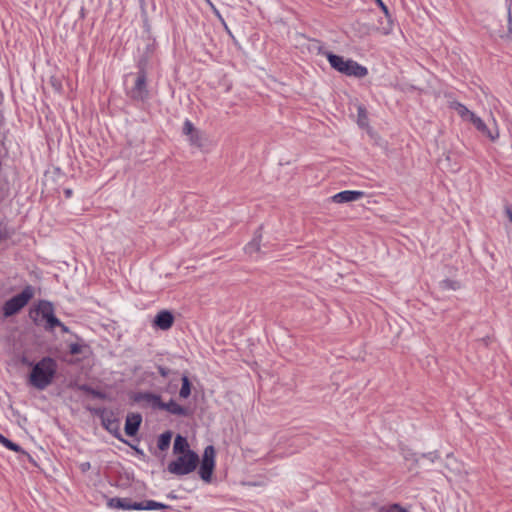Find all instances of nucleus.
Wrapping results in <instances>:
<instances>
[{
    "mask_svg": "<svg viewBox=\"0 0 512 512\" xmlns=\"http://www.w3.org/2000/svg\"><path fill=\"white\" fill-rule=\"evenodd\" d=\"M506 215L509 218L510 222L512 223V207L508 206L505 209Z\"/></svg>",
    "mask_w": 512,
    "mask_h": 512,
    "instance_id": "35",
    "label": "nucleus"
},
{
    "mask_svg": "<svg viewBox=\"0 0 512 512\" xmlns=\"http://www.w3.org/2000/svg\"><path fill=\"white\" fill-rule=\"evenodd\" d=\"M70 353L73 354V355H76V354H79L82 352V347L81 345L77 344V343H73L70 345Z\"/></svg>",
    "mask_w": 512,
    "mask_h": 512,
    "instance_id": "29",
    "label": "nucleus"
},
{
    "mask_svg": "<svg viewBox=\"0 0 512 512\" xmlns=\"http://www.w3.org/2000/svg\"><path fill=\"white\" fill-rule=\"evenodd\" d=\"M56 370V361L50 357H44L32 367L29 383L38 390H44L52 383Z\"/></svg>",
    "mask_w": 512,
    "mask_h": 512,
    "instance_id": "2",
    "label": "nucleus"
},
{
    "mask_svg": "<svg viewBox=\"0 0 512 512\" xmlns=\"http://www.w3.org/2000/svg\"><path fill=\"white\" fill-rule=\"evenodd\" d=\"M158 371H159L160 375L163 376V377H167L168 374L170 373L169 369H167L165 367H162V366L158 367Z\"/></svg>",
    "mask_w": 512,
    "mask_h": 512,
    "instance_id": "32",
    "label": "nucleus"
},
{
    "mask_svg": "<svg viewBox=\"0 0 512 512\" xmlns=\"http://www.w3.org/2000/svg\"><path fill=\"white\" fill-rule=\"evenodd\" d=\"M363 197L364 192L362 191L346 190L332 196V201L335 203H348L357 201Z\"/></svg>",
    "mask_w": 512,
    "mask_h": 512,
    "instance_id": "8",
    "label": "nucleus"
},
{
    "mask_svg": "<svg viewBox=\"0 0 512 512\" xmlns=\"http://www.w3.org/2000/svg\"><path fill=\"white\" fill-rule=\"evenodd\" d=\"M439 458V454L437 452H429L427 454H423L421 458H418L416 461L421 465L422 459H427L431 463H434Z\"/></svg>",
    "mask_w": 512,
    "mask_h": 512,
    "instance_id": "26",
    "label": "nucleus"
},
{
    "mask_svg": "<svg viewBox=\"0 0 512 512\" xmlns=\"http://www.w3.org/2000/svg\"><path fill=\"white\" fill-rule=\"evenodd\" d=\"M161 410H166L167 412L178 415V416H185L187 415V409L179 405L177 402L171 400L168 403L163 402V406L161 407Z\"/></svg>",
    "mask_w": 512,
    "mask_h": 512,
    "instance_id": "14",
    "label": "nucleus"
},
{
    "mask_svg": "<svg viewBox=\"0 0 512 512\" xmlns=\"http://www.w3.org/2000/svg\"><path fill=\"white\" fill-rule=\"evenodd\" d=\"M191 394V384L187 376L182 377V386L179 392L181 398H188Z\"/></svg>",
    "mask_w": 512,
    "mask_h": 512,
    "instance_id": "21",
    "label": "nucleus"
},
{
    "mask_svg": "<svg viewBox=\"0 0 512 512\" xmlns=\"http://www.w3.org/2000/svg\"><path fill=\"white\" fill-rule=\"evenodd\" d=\"M358 115H357V123L362 128L368 127V116L365 108L362 105H359L357 108Z\"/></svg>",
    "mask_w": 512,
    "mask_h": 512,
    "instance_id": "19",
    "label": "nucleus"
},
{
    "mask_svg": "<svg viewBox=\"0 0 512 512\" xmlns=\"http://www.w3.org/2000/svg\"><path fill=\"white\" fill-rule=\"evenodd\" d=\"M34 289L31 286H27L24 290L9 299L3 307V313L6 317L12 316L19 312L33 297Z\"/></svg>",
    "mask_w": 512,
    "mask_h": 512,
    "instance_id": "5",
    "label": "nucleus"
},
{
    "mask_svg": "<svg viewBox=\"0 0 512 512\" xmlns=\"http://www.w3.org/2000/svg\"><path fill=\"white\" fill-rule=\"evenodd\" d=\"M196 130L191 121L186 120L183 124V133L188 137Z\"/></svg>",
    "mask_w": 512,
    "mask_h": 512,
    "instance_id": "27",
    "label": "nucleus"
},
{
    "mask_svg": "<svg viewBox=\"0 0 512 512\" xmlns=\"http://www.w3.org/2000/svg\"><path fill=\"white\" fill-rule=\"evenodd\" d=\"M205 1L208 3L209 6H210V3H212L210 0H205Z\"/></svg>",
    "mask_w": 512,
    "mask_h": 512,
    "instance_id": "40",
    "label": "nucleus"
},
{
    "mask_svg": "<svg viewBox=\"0 0 512 512\" xmlns=\"http://www.w3.org/2000/svg\"><path fill=\"white\" fill-rule=\"evenodd\" d=\"M199 463V457L194 451L178 454L177 458L168 464L171 474L182 476L193 472Z\"/></svg>",
    "mask_w": 512,
    "mask_h": 512,
    "instance_id": "4",
    "label": "nucleus"
},
{
    "mask_svg": "<svg viewBox=\"0 0 512 512\" xmlns=\"http://www.w3.org/2000/svg\"><path fill=\"white\" fill-rule=\"evenodd\" d=\"M205 1L208 3L209 6H210V3H212L210 0H205Z\"/></svg>",
    "mask_w": 512,
    "mask_h": 512,
    "instance_id": "39",
    "label": "nucleus"
},
{
    "mask_svg": "<svg viewBox=\"0 0 512 512\" xmlns=\"http://www.w3.org/2000/svg\"><path fill=\"white\" fill-rule=\"evenodd\" d=\"M136 400L138 402L144 403L145 405L153 409H161V407L163 406V401L161 400V397L153 393H140L136 397Z\"/></svg>",
    "mask_w": 512,
    "mask_h": 512,
    "instance_id": "11",
    "label": "nucleus"
},
{
    "mask_svg": "<svg viewBox=\"0 0 512 512\" xmlns=\"http://www.w3.org/2000/svg\"><path fill=\"white\" fill-rule=\"evenodd\" d=\"M0 444L5 446L9 450H12V451H15V452H20L21 451V447L19 445L13 443L12 441H10L9 439H7L6 437H4L1 434H0Z\"/></svg>",
    "mask_w": 512,
    "mask_h": 512,
    "instance_id": "25",
    "label": "nucleus"
},
{
    "mask_svg": "<svg viewBox=\"0 0 512 512\" xmlns=\"http://www.w3.org/2000/svg\"><path fill=\"white\" fill-rule=\"evenodd\" d=\"M186 451H191L189 449L188 441L185 437H182L181 435H177L174 440L173 445V453L175 455L186 453Z\"/></svg>",
    "mask_w": 512,
    "mask_h": 512,
    "instance_id": "16",
    "label": "nucleus"
},
{
    "mask_svg": "<svg viewBox=\"0 0 512 512\" xmlns=\"http://www.w3.org/2000/svg\"><path fill=\"white\" fill-rule=\"evenodd\" d=\"M318 49L319 53L323 54L327 58L331 67L338 72L357 78H363L368 74L367 68L358 64L356 61L344 59L342 56L322 50L321 47H318Z\"/></svg>",
    "mask_w": 512,
    "mask_h": 512,
    "instance_id": "3",
    "label": "nucleus"
},
{
    "mask_svg": "<svg viewBox=\"0 0 512 512\" xmlns=\"http://www.w3.org/2000/svg\"><path fill=\"white\" fill-rule=\"evenodd\" d=\"M172 434L171 432H165L160 435L158 439V448L160 450H166L171 442Z\"/></svg>",
    "mask_w": 512,
    "mask_h": 512,
    "instance_id": "22",
    "label": "nucleus"
},
{
    "mask_svg": "<svg viewBox=\"0 0 512 512\" xmlns=\"http://www.w3.org/2000/svg\"><path fill=\"white\" fill-rule=\"evenodd\" d=\"M153 323L161 330H168L174 323V317L171 312L163 310L155 316Z\"/></svg>",
    "mask_w": 512,
    "mask_h": 512,
    "instance_id": "10",
    "label": "nucleus"
},
{
    "mask_svg": "<svg viewBox=\"0 0 512 512\" xmlns=\"http://www.w3.org/2000/svg\"><path fill=\"white\" fill-rule=\"evenodd\" d=\"M389 32H390V28H389V29H387L384 33H385V34H388Z\"/></svg>",
    "mask_w": 512,
    "mask_h": 512,
    "instance_id": "38",
    "label": "nucleus"
},
{
    "mask_svg": "<svg viewBox=\"0 0 512 512\" xmlns=\"http://www.w3.org/2000/svg\"><path fill=\"white\" fill-rule=\"evenodd\" d=\"M147 77L144 71H140L136 78H135V84L130 90L131 97L138 100H143L148 95L147 90Z\"/></svg>",
    "mask_w": 512,
    "mask_h": 512,
    "instance_id": "7",
    "label": "nucleus"
},
{
    "mask_svg": "<svg viewBox=\"0 0 512 512\" xmlns=\"http://www.w3.org/2000/svg\"><path fill=\"white\" fill-rule=\"evenodd\" d=\"M109 506L115 507V508H121L124 510H141L142 509L140 502H132L131 500H128V499H116V498L111 499L109 501Z\"/></svg>",
    "mask_w": 512,
    "mask_h": 512,
    "instance_id": "12",
    "label": "nucleus"
},
{
    "mask_svg": "<svg viewBox=\"0 0 512 512\" xmlns=\"http://www.w3.org/2000/svg\"><path fill=\"white\" fill-rule=\"evenodd\" d=\"M260 237L253 238L246 246L245 252L250 256L258 253L260 251Z\"/></svg>",
    "mask_w": 512,
    "mask_h": 512,
    "instance_id": "17",
    "label": "nucleus"
},
{
    "mask_svg": "<svg viewBox=\"0 0 512 512\" xmlns=\"http://www.w3.org/2000/svg\"><path fill=\"white\" fill-rule=\"evenodd\" d=\"M140 503H141V507H142L141 510H157V509H167L168 508L167 505L160 503V502L153 501V500H147V501H143Z\"/></svg>",
    "mask_w": 512,
    "mask_h": 512,
    "instance_id": "18",
    "label": "nucleus"
},
{
    "mask_svg": "<svg viewBox=\"0 0 512 512\" xmlns=\"http://www.w3.org/2000/svg\"><path fill=\"white\" fill-rule=\"evenodd\" d=\"M46 320L50 328H53L55 326H62V322L58 318H56L54 314L50 315V317H48Z\"/></svg>",
    "mask_w": 512,
    "mask_h": 512,
    "instance_id": "28",
    "label": "nucleus"
},
{
    "mask_svg": "<svg viewBox=\"0 0 512 512\" xmlns=\"http://www.w3.org/2000/svg\"><path fill=\"white\" fill-rule=\"evenodd\" d=\"M203 140V134L197 129L189 136L190 143L198 147L202 146Z\"/></svg>",
    "mask_w": 512,
    "mask_h": 512,
    "instance_id": "24",
    "label": "nucleus"
},
{
    "mask_svg": "<svg viewBox=\"0 0 512 512\" xmlns=\"http://www.w3.org/2000/svg\"><path fill=\"white\" fill-rule=\"evenodd\" d=\"M215 449L209 445L205 448L200 464L199 475L205 482H210L215 468Z\"/></svg>",
    "mask_w": 512,
    "mask_h": 512,
    "instance_id": "6",
    "label": "nucleus"
},
{
    "mask_svg": "<svg viewBox=\"0 0 512 512\" xmlns=\"http://www.w3.org/2000/svg\"><path fill=\"white\" fill-rule=\"evenodd\" d=\"M388 512H408V511L405 508L401 507L400 505L394 504L389 508Z\"/></svg>",
    "mask_w": 512,
    "mask_h": 512,
    "instance_id": "31",
    "label": "nucleus"
},
{
    "mask_svg": "<svg viewBox=\"0 0 512 512\" xmlns=\"http://www.w3.org/2000/svg\"><path fill=\"white\" fill-rule=\"evenodd\" d=\"M445 467L455 475L466 474L462 463L455 459L452 455H448L445 461Z\"/></svg>",
    "mask_w": 512,
    "mask_h": 512,
    "instance_id": "13",
    "label": "nucleus"
},
{
    "mask_svg": "<svg viewBox=\"0 0 512 512\" xmlns=\"http://www.w3.org/2000/svg\"><path fill=\"white\" fill-rule=\"evenodd\" d=\"M440 287L443 290H458L461 285L460 282L451 279H445L440 282Z\"/></svg>",
    "mask_w": 512,
    "mask_h": 512,
    "instance_id": "23",
    "label": "nucleus"
},
{
    "mask_svg": "<svg viewBox=\"0 0 512 512\" xmlns=\"http://www.w3.org/2000/svg\"><path fill=\"white\" fill-rule=\"evenodd\" d=\"M375 2L381 8V10L385 14V16L387 18H390L389 10H388L387 6L383 3V1L382 0H375Z\"/></svg>",
    "mask_w": 512,
    "mask_h": 512,
    "instance_id": "30",
    "label": "nucleus"
},
{
    "mask_svg": "<svg viewBox=\"0 0 512 512\" xmlns=\"http://www.w3.org/2000/svg\"><path fill=\"white\" fill-rule=\"evenodd\" d=\"M66 194L69 196L71 194V191L70 190H67L66 191Z\"/></svg>",
    "mask_w": 512,
    "mask_h": 512,
    "instance_id": "37",
    "label": "nucleus"
},
{
    "mask_svg": "<svg viewBox=\"0 0 512 512\" xmlns=\"http://www.w3.org/2000/svg\"><path fill=\"white\" fill-rule=\"evenodd\" d=\"M142 422V417L139 413H130L126 417L125 433L128 436H135L139 430Z\"/></svg>",
    "mask_w": 512,
    "mask_h": 512,
    "instance_id": "9",
    "label": "nucleus"
},
{
    "mask_svg": "<svg viewBox=\"0 0 512 512\" xmlns=\"http://www.w3.org/2000/svg\"><path fill=\"white\" fill-rule=\"evenodd\" d=\"M210 7H211V9L213 10L214 14H215V15H216V16H217L221 21H223V18H222V16H221L220 12L217 10V8L214 6V4H213V3H210Z\"/></svg>",
    "mask_w": 512,
    "mask_h": 512,
    "instance_id": "34",
    "label": "nucleus"
},
{
    "mask_svg": "<svg viewBox=\"0 0 512 512\" xmlns=\"http://www.w3.org/2000/svg\"><path fill=\"white\" fill-rule=\"evenodd\" d=\"M38 312L47 319L50 315H53V306L51 303L42 301L38 305Z\"/></svg>",
    "mask_w": 512,
    "mask_h": 512,
    "instance_id": "20",
    "label": "nucleus"
},
{
    "mask_svg": "<svg viewBox=\"0 0 512 512\" xmlns=\"http://www.w3.org/2000/svg\"><path fill=\"white\" fill-rule=\"evenodd\" d=\"M103 425L110 433H112L115 437H117L118 439L123 441V439L121 438V435H120L119 421L112 419V418L104 417Z\"/></svg>",
    "mask_w": 512,
    "mask_h": 512,
    "instance_id": "15",
    "label": "nucleus"
},
{
    "mask_svg": "<svg viewBox=\"0 0 512 512\" xmlns=\"http://www.w3.org/2000/svg\"><path fill=\"white\" fill-rule=\"evenodd\" d=\"M90 467H91V465H90V463H89V462H82V463H80V465H79V468H80V470H81L82 472H86V471H88V470L90 469Z\"/></svg>",
    "mask_w": 512,
    "mask_h": 512,
    "instance_id": "33",
    "label": "nucleus"
},
{
    "mask_svg": "<svg viewBox=\"0 0 512 512\" xmlns=\"http://www.w3.org/2000/svg\"><path fill=\"white\" fill-rule=\"evenodd\" d=\"M453 109L457 112V114L464 120L472 123L474 127L485 137L490 139L491 141L498 140L500 136L499 127L496 119L491 117V125L488 126L484 123V121L470 111L466 106L461 103L455 102L452 104Z\"/></svg>",
    "mask_w": 512,
    "mask_h": 512,
    "instance_id": "1",
    "label": "nucleus"
},
{
    "mask_svg": "<svg viewBox=\"0 0 512 512\" xmlns=\"http://www.w3.org/2000/svg\"><path fill=\"white\" fill-rule=\"evenodd\" d=\"M61 329L64 331V332H68V328L62 323V326H60Z\"/></svg>",
    "mask_w": 512,
    "mask_h": 512,
    "instance_id": "36",
    "label": "nucleus"
}]
</instances>
